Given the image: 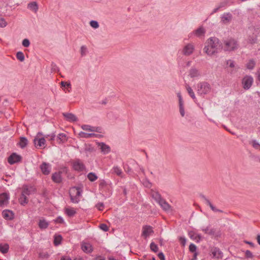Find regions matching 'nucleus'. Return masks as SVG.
I'll use <instances>...</instances> for the list:
<instances>
[{
    "mask_svg": "<svg viewBox=\"0 0 260 260\" xmlns=\"http://www.w3.org/2000/svg\"><path fill=\"white\" fill-rule=\"evenodd\" d=\"M81 128L82 129H83L84 131H90V129H91V126L89 125L84 124L81 126Z\"/></svg>",
    "mask_w": 260,
    "mask_h": 260,
    "instance_id": "nucleus-59",
    "label": "nucleus"
},
{
    "mask_svg": "<svg viewBox=\"0 0 260 260\" xmlns=\"http://www.w3.org/2000/svg\"><path fill=\"white\" fill-rule=\"evenodd\" d=\"M177 97L178 98L179 103L184 102L180 92L177 93Z\"/></svg>",
    "mask_w": 260,
    "mask_h": 260,
    "instance_id": "nucleus-61",
    "label": "nucleus"
},
{
    "mask_svg": "<svg viewBox=\"0 0 260 260\" xmlns=\"http://www.w3.org/2000/svg\"><path fill=\"white\" fill-rule=\"evenodd\" d=\"M186 89L187 91V92L188 94L190 95V96L192 99V100L194 101V102H196L197 99L195 96V94L193 91V90L191 89V87L189 86L188 84H186L185 85Z\"/></svg>",
    "mask_w": 260,
    "mask_h": 260,
    "instance_id": "nucleus-26",
    "label": "nucleus"
},
{
    "mask_svg": "<svg viewBox=\"0 0 260 260\" xmlns=\"http://www.w3.org/2000/svg\"><path fill=\"white\" fill-rule=\"evenodd\" d=\"M62 238L61 235H55L54 237V244L55 246H57L61 243Z\"/></svg>",
    "mask_w": 260,
    "mask_h": 260,
    "instance_id": "nucleus-36",
    "label": "nucleus"
},
{
    "mask_svg": "<svg viewBox=\"0 0 260 260\" xmlns=\"http://www.w3.org/2000/svg\"><path fill=\"white\" fill-rule=\"evenodd\" d=\"M57 139L62 143L66 142L67 140V136L65 134L63 133L59 134L57 136Z\"/></svg>",
    "mask_w": 260,
    "mask_h": 260,
    "instance_id": "nucleus-39",
    "label": "nucleus"
},
{
    "mask_svg": "<svg viewBox=\"0 0 260 260\" xmlns=\"http://www.w3.org/2000/svg\"><path fill=\"white\" fill-rule=\"evenodd\" d=\"M79 135L80 136V137L84 138H93V137H95L96 136V134H93V133L88 134V133H84L83 132H81Z\"/></svg>",
    "mask_w": 260,
    "mask_h": 260,
    "instance_id": "nucleus-33",
    "label": "nucleus"
},
{
    "mask_svg": "<svg viewBox=\"0 0 260 260\" xmlns=\"http://www.w3.org/2000/svg\"><path fill=\"white\" fill-rule=\"evenodd\" d=\"M62 115L66 118V120L70 122H75L78 120L77 117L72 113H63Z\"/></svg>",
    "mask_w": 260,
    "mask_h": 260,
    "instance_id": "nucleus-19",
    "label": "nucleus"
},
{
    "mask_svg": "<svg viewBox=\"0 0 260 260\" xmlns=\"http://www.w3.org/2000/svg\"><path fill=\"white\" fill-rule=\"evenodd\" d=\"M101 128L100 127L91 126V129H90V132H98V133H101Z\"/></svg>",
    "mask_w": 260,
    "mask_h": 260,
    "instance_id": "nucleus-55",
    "label": "nucleus"
},
{
    "mask_svg": "<svg viewBox=\"0 0 260 260\" xmlns=\"http://www.w3.org/2000/svg\"><path fill=\"white\" fill-rule=\"evenodd\" d=\"M10 199L9 194L6 192H3L0 194V207H4L9 204Z\"/></svg>",
    "mask_w": 260,
    "mask_h": 260,
    "instance_id": "nucleus-8",
    "label": "nucleus"
},
{
    "mask_svg": "<svg viewBox=\"0 0 260 260\" xmlns=\"http://www.w3.org/2000/svg\"><path fill=\"white\" fill-rule=\"evenodd\" d=\"M87 178L90 181L93 182L98 179V176L95 173L90 172L87 175Z\"/></svg>",
    "mask_w": 260,
    "mask_h": 260,
    "instance_id": "nucleus-38",
    "label": "nucleus"
},
{
    "mask_svg": "<svg viewBox=\"0 0 260 260\" xmlns=\"http://www.w3.org/2000/svg\"><path fill=\"white\" fill-rule=\"evenodd\" d=\"M19 202L21 205L25 206L26 204L28 203V199L26 196L23 195V194L21 193L19 199Z\"/></svg>",
    "mask_w": 260,
    "mask_h": 260,
    "instance_id": "nucleus-30",
    "label": "nucleus"
},
{
    "mask_svg": "<svg viewBox=\"0 0 260 260\" xmlns=\"http://www.w3.org/2000/svg\"><path fill=\"white\" fill-rule=\"evenodd\" d=\"M248 41L252 44L257 43V37L260 36V24H255L248 27Z\"/></svg>",
    "mask_w": 260,
    "mask_h": 260,
    "instance_id": "nucleus-2",
    "label": "nucleus"
},
{
    "mask_svg": "<svg viewBox=\"0 0 260 260\" xmlns=\"http://www.w3.org/2000/svg\"><path fill=\"white\" fill-rule=\"evenodd\" d=\"M197 249V246L193 243H191L189 246V250L191 252H196Z\"/></svg>",
    "mask_w": 260,
    "mask_h": 260,
    "instance_id": "nucleus-49",
    "label": "nucleus"
},
{
    "mask_svg": "<svg viewBox=\"0 0 260 260\" xmlns=\"http://www.w3.org/2000/svg\"><path fill=\"white\" fill-rule=\"evenodd\" d=\"M45 137L47 139L49 138V141H54V140L55 139V135L54 133H52L50 135H45Z\"/></svg>",
    "mask_w": 260,
    "mask_h": 260,
    "instance_id": "nucleus-50",
    "label": "nucleus"
},
{
    "mask_svg": "<svg viewBox=\"0 0 260 260\" xmlns=\"http://www.w3.org/2000/svg\"><path fill=\"white\" fill-rule=\"evenodd\" d=\"M179 241L180 242V244L183 246H184L186 244V239L185 237H180L179 238Z\"/></svg>",
    "mask_w": 260,
    "mask_h": 260,
    "instance_id": "nucleus-57",
    "label": "nucleus"
},
{
    "mask_svg": "<svg viewBox=\"0 0 260 260\" xmlns=\"http://www.w3.org/2000/svg\"><path fill=\"white\" fill-rule=\"evenodd\" d=\"M113 172L117 176L122 177L123 173L121 169L118 166H115L112 169Z\"/></svg>",
    "mask_w": 260,
    "mask_h": 260,
    "instance_id": "nucleus-35",
    "label": "nucleus"
},
{
    "mask_svg": "<svg viewBox=\"0 0 260 260\" xmlns=\"http://www.w3.org/2000/svg\"><path fill=\"white\" fill-rule=\"evenodd\" d=\"M213 256L216 258H221L222 257V253L219 248L213 247L211 250Z\"/></svg>",
    "mask_w": 260,
    "mask_h": 260,
    "instance_id": "nucleus-18",
    "label": "nucleus"
},
{
    "mask_svg": "<svg viewBox=\"0 0 260 260\" xmlns=\"http://www.w3.org/2000/svg\"><path fill=\"white\" fill-rule=\"evenodd\" d=\"M153 233L154 231L151 226L146 225L143 226L142 236L145 239H146Z\"/></svg>",
    "mask_w": 260,
    "mask_h": 260,
    "instance_id": "nucleus-10",
    "label": "nucleus"
},
{
    "mask_svg": "<svg viewBox=\"0 0 260 260\" xmlns=\"http://www.w3.org/2000/svg\"><path fill=\"white\" fill-rule=\"evenodd\" d=\"M55 222L58 223H62L64 222L63 218L61 216H58L54 220Z\"/></svg>",
    "mask_w": 260,
    "mask_h": 260,
    "instance_id": "nucleus-58",
    "label": "nucleus"
},
{
    "mask_svg": "<svg viewBox=\"0 0 260 260\" xmlns=\"http://www.w3.org/2000/svg\"><path fill=\"white\" fill-rule=\"evenodd\" d=\"M151 196L152 198L158 203L162 199L161 195L158 192H154L152 193Z\"/></svg>",
    "mask_w": 260,
    "mask_h": 260,
    "instance_id": "nucleus-34",
    "label": "nucleus"
},
{
    "mask_svg": "<svg viewBox=\"0 0 260 260\" xmlns=\"http://www.w3.org/2000/svg\"><path fill=\"white\" fill-rule=\"evenodd\" d=\"M27 8L32 11L36 12L38 10V5L37 2H33L29 3Z\"/></svg>",
    "mask_w": 260,
    "mask_h": 260,
    "instance_id": "nucleus-28",
    "label": "nucleus"
},
{
    "mask_svg": "<svg viewBox=\"0 0 260 260\" xmlns=\"http://www.w3.org/2000/svg\"><path fill=\"white\" fill-rule=\"evenodd\" d=\"M253 82V78L251 76H245L242 79V84L243 87L245 90L249 89Z\"/></svg>",
    "mask_w": 260,
    "mask_h": 260,
    "instance_id": "nucleus-6",
    "label": "nucleus"
},
{
    "mask_svg": "<svg viewBox=\"0 0 260 260\" xmlns=\"http://www.w3.org/2000/svg\"><path fill=\"white\" fill-rule=\"evenodd\" d=\"M51 179L53 182L56 183H60L62 181L61 176V172H58L53 173L52 175Z\"/></svg>",
    "mask_w": 260,
    "mask_h": 260,
    "instance_id": "nucleus-20",
    "label": "nucleus"
},
{
    "mask_svg": "<svg viewBox=\"0 0 260 260\" xmlns=\"http://www.w3.org/2000/svg\"><path fill=\"white\" fill-rule=\"evenodd\" d=\"M227 5H228V1L224 0L219 3L218 6H219V8H221L225 7Z\"/></svg>",
    "mask_w": 260,
    "mask_h": 260,
    "instance_id": "nucleus-56",
    "label": "nucleus"
},
{
    "mask_svg": "<svg viewBox=\"0 0 260 260\" xmlns=\"http://www.w3.org/2000/svg\"><path fill=\"white\" fill-rule=\"evenodd\" d=\"M7 25V23L6 20L3 18H0V27H4L6 26Z\"/></svg>",
    "mask_w": 260,
    "mask_h": 260,
    "instance_id": "nucleus-52",
    "label": "nucleus"
},
{
    "mask_svg": "<svg viewBox=\"0 0 260 260\" xmlns=\"http://www.w3.org/2000/svg\"><path fill=\"white\" fill-rule=\"evenodd\" d=\"M87 51V48L85 46H82L81 47V55L82 56L85 55Z\"/></svg>",
    "mask_w": 260,
    "mask_h": 260,
    "instance_id": "nucleus-53",
    "label": "nucleus"
},
{
    "mask_svg": "<svg viewBox=\"0 0 260 260\" xmlns=\"http://www.w3.org/2000/svg\"><path fill=\"white\" fill-rule=\"evenodd\" d=\"M158 203L163 210L165 211H168L171 208V206L164 199L160 200V201Z\"/></svg>",
    "mask_w": 260,
    "mask_h": 260,
    "instance_id": "nucleus-25",
    "label": "nucleus"
},
{
    "mask_svg": "<svg viewBox=\"0 0 260 260\" xmlns=\"http://www.w3.org/2000/svg\"><path fill=\"white\" fill-rule=\"evenodd\" d=\"M197 87L198 93L201 95L208 93L211 90L210 85L206 82L199 83Z\"/></svg>",
    "mask_w": 260,
    "mask_h": 260,
    "instance_id": "nucleus-5",
    "label": "nucleus"
},
{
    "mask_svg": "<svg viewBox=\"0 0 260 260\" xmlns=\"http://www.w3.org/2000/svg\"><path fill=\"white\" fill-rule=\"evenodd\" d=\"M222 48L225 51H232L237 50L239 47L238 41L232 38L223 41Z\"/></svg>",
    "mask_w": 260,
    "mask_h": 260,
    "instance_id": "nucleus-3",
    "label": "nucleus"
},
{
    "mask_svg": "<svg viewBox=\"0 0 260 260\" xmlns=\"http://www.w3.org/2000/svg\"><path fill=\"white\" fill-rule=\"evenodd\" d=\"M82 190L79 187H73L70 191V196L71 201L74 203H78L79 201V197L81 196Z\"/></svg>",
    "mask_w": 260,
    "mask_h": 260,
    "instance_id": "nucleus-4",
    "label": "nucleus"
},
{
    "mask_svg": "<svg viewBox=\"0 0 260 260\" xmlns=\"http://www.w3.org/2000/svg\"><path fill=\"white\" fill-rule=\"evenodd\" d=\"M188 236L190 239L193 240H196V236H197V234L193 231H190L188 233Z\"/></svg>",
    "mask_w": 260,
    "mask_h": 260,
    "instance_id": "nucleus-48",
    "label": "nucleus"
},
{
    "mask_svg": "<svg viewBox=\"0 0 260 260\" xmlns=\"http://www.w3.org/2000/svg\"><path fill=\"white\" fill-rule=\"evenodd\" d=\"M90 26L94 28H97L99 26L98 22L96 21H94V20H91L90 22Z\"/></svg>",
    "mask_w": 260,
    "mask_h": 260,
    "instance_id": "nucleus-46",
    "label": "nucleus"
},
{
    "mask_svg": "<svg viewBox=\"0 0 260 260\" xmlns=\"http://www.w3.org/2000/svg\"><path fill=\"white\" fill-rule=\"evenodd\" d=\"M150 248L151 250L154 252H156L158 250V248L157 245L156 244H155L154 242L151 243V244L150 245Z\"/></svg>",
    "mask_w": 260,
    "mask_h": 260,
    "instance_id": "nucleus-43",
    "label": "nucleus"
},
{
    "mask_svg": "<svg viewBox=\"0 0 260 260\" xmlns=\"http://www.w3.org/2000/svg\"><path fill=\"white\" fill-rule=\"evenodd\" d=\"M179 112L182 117L185 115V110L184 108V102L179 103Z\"/></svg>",
    "mask_w": 260,
    "mask_h": 260,
    "instance_id": "nucleus-40",
    "label": "nucleus"
},
{
    "mask_svg": "<svg viewBox=\"0 0 260 260\" xmlns=\"http://www.w3.org/2000/svg\"><path fill=\"white\" fill-rule=\"evenodd\" d=\"M9 249V245L5 243L4 244L1 243L0 244V251L3 254H6L8 252Z\"/></svg>",
    "mask_w": 260,
    "mask_h": 260,
    "instance_id": "nucleus-31",
    "label": "nucleus"
},
{
    "mask_svg": "<svg viewBox=\"0 0 260 260\" xmlns=\"http://www.w3.org/2000/svg\"><path fill=\"white\" fill-rule=\"evenodd\" d=\"M233 16L230 13H224L221 17L222 22L225 24H228L232 21Z\"/></svg>",
    "mask_w": 260,
    "mask_h": 260,
    "instance_id": "nucleus-17",
    "label": "nucleus"
},
{
    "mask_svg": "<svg viewBox=\"0 0 260 260\" xmlns=\"http://www.w3.org/2000/svg\"><path fill=\"white\" fill-rule=\"evenodd\" d=\"M99 146L104 154H107L110 151V147L103 142L99 143Z\"/></svg>",
    "mask_w": 260,
    "mask_h": 260,
    "instance_id": "nucleus-22",
    "label": "nucleus"
},
{
    "mask_svg": "<svg viewBox=\"0 0 260 260\" xmlns=\"http://www.w3.org/2000/svg\"><path fill=\"white\" fill-rule=\"evenodd\" d=\"M254 66H255V62L253 60H249V61L246 64L247 68L249 70L253 69L254 68Z\"/></svg>",
    "mask_w": 260,
    "mask_h": 260,
    "instance_id": "nucleus-44",
    "label": "nucleus"
},
{
    "mask_svg": "<svg viewBox=\"0 0 260 260\" xmlns=\"http://www.w3.org/2000/svg\"><path fill=\"white\" fill-rule=\"evenodd\" d=\"M189 76L191 78L199 77L200 76V72L197 69L192 68L189 71Z\"/></svg>",
    "mask_w": 260,
    "mask_h": 260,
    "instance_id": "nucleus-29",
    "label": "nucleus"
},
{
    "mask_svg": "<svg viewBox=\"0 0 260 260\" xmlns=\"http://www.w3.org/2000/svg\"><path fill=\"white\" fill-rule=\"evenodd\" d=\"M22 159V157L16 154V153H12L8 158V162L10 165H13L15 163L20 162Z\"/></svg>",
    "mask_w": 260,
    "mask_h": 260,
    "instance_id": "nucleus-9",
    "label": "nucleus"
},
{
    "mask_svg": "<svg viewBox=\"0 0 260 260\" xmlns=\"http://www.w3.org/2000/svg\"><path fill=\"white\" fill-rule=\"evenodd\" d=\"M28 144V140L25 137H21L19 142V145L21 148H25Z\"/></svg>",
    "mask_w": 260,
    "mask_h": 260,
    "instance_id": "nucleus-32",
    "label": "nucleus"
},
{
    "mask_svg": "<svg viewBox=\"0 0 260 260\" xmlns=\"http://www.w3.org/2000/svg\"><path fill=\"white\" fill-rule=\"evenodd\" d=\"M60 260H72L69 256H62Z\"/></svg>",
    "mask_w": 260,
    "mask_h": 260,
    "instance_id": "nucleus-64",
    "label": "nucleus"
},
{
    "mask_svg": "<svg viewBox=\"0 0 260 260\" xmlns=\"http://www.w3.org/2000/svg\"><path fill=\"white\" fill-rule=\"evenodd\" d=\"M250 144L254 149L260 150V144L255 140H252Z\"/></svg>",
    "mask_w": 260,
    "mask_h": 260,
    "instance_id": "nucleus-41",
    "label": "nucleus"
},
{
    "mask_svg": "<svg viewBox=\"0 0 260 260\" xmlns=\"http://www.w3.org/2000/svg\"><path fill=\"white\" fill-rule=\"evenodd\" d=\"M3 217L7 220H11L14 218V214L11 210L6 209L2 212Z\"/></svg>",
    "mask_w": 260,
    "mask_h": 260,
    "instance_id": "nucleus-13",
    "label": "nucleus"
},
{
    "mask_svg": "<svg viewBox=\"0 0 260 260\" xmlns=\"http://www.w3.org/2000/svg\"><path fill=\"white\" fill-rule=\"evenodd\" d=\"M245 256L247 258H252L253 257L252 252L249 250H247L245 251Z\"/></svg>",
    "mask_w": 260,
    "mask_h": 260,
    "instance_id": "nucleus-45",
    "label": "nucleus"
},
{
    "mask_svg": "<svg viewBox=\"0 0 260 260\" xmlns=\"http://www.w3.org/2000/svg\"><path fill=\"white\" fill-rule=\"evenodd\" d=\"M100 228L104 231V232H107L109 230V228L107 224L105 223H102L100 225Z\"/></svg>",
    "mask_w": 260,
    "mask_h": 260,
    "instance_id": "nucleus-51",
    "label": "nucleus"
},
{
    "mask_svg": "<svg viewBox=\"0 0 260 260\" xmlns=\"http://www.w3.org/2000/svg\"><path fill=\"white\" fill-rule=\"evenodd\" d=\"M226 64L228 65H229V67H231V68H234V66H235L234 62V61H233L232 60H228L227 61Z\"/></svg>",
    "mask_w": 260,
    "mask_h": 260,
    "instance_id": "nucleus-60",
    "label": "nucleus"
},
{
    "mask_svg": "<svg viewBox=\"0 0 260 260\" xmlns=\"http://www.w3.org/2000/svg\"><path fill=\"white\" fill-rule=\"evenodd\" d=\"M16 58L20 61H23L25 57L24 55L22 52L19 51L16 53Z\"/></svg>",
    "mask_w": 260,
    "mask_h": 260,
    "instance_id": "nucleus-42",
    "label": "nucleus"
},
{
    "mask_svg": "<svg viewBox=\"0 0 260 260\" xmlns=\"http://www.w3.org/2000/svg\"><path fill=\"white\" fill-rule=\"evenodd\" d=\"M35 192V188L31 186L28 187L27 186H24L21 192L23 195L29 196L32 192Z\"/></svg>",
    "mask_w": 260,
    "mask_h": 260,
    "instance_id": "nucleus-23",
    "label": "nucleus"
},
{
    "mask_svg": "<svg viewBox=\"0 0 260 260\" xmlns=\"http://www.w3.org/2000/svg\"><path fill=\"white\" fill-rule=\"evenodd\" d=\"M222 44L216 37H210L206 41L203 49L204 52L209 56H212L221 50Z\"/></svg>",
    "mask_w": 260,
    "mask_h": 260,
    "instance_id": "nucleus-1",
    "label": "nucleus"
},
{
    "mask_svg": "<svg viewBox=\"0 0 260 260\" xmlns=\"http://www.w3.org/2000/svg\"><path fill=\"white\" fill-rule=\"evenodd\" d=\"M200 197L201 198L203 199L205 202V203L209 206V207H210L211 209L214 211V212H220V213H222L223 212V211L221 210H220V209H217L215 206H214L212 203L210 202V201L203 194H201L200 195Z\"/></svg>",
    "mask_w": 260,
    "mask_h": 260,
    "instance_id": "nucleus-16",
    "label": "nucleus"
},
{
    "mask_svg": "<svg viewBox=\"0 0 260 260\" xmlns=\"http://www.w3.org/2000/svg\"><path fill=\"white\" fill-rule=\"evenodd\" d=\"M158 257L160 260H165V256L162 252H159L158 254Z\"/></svg>",
    "mask_w": 260,
    "mask_h": 260,
    "instance_id": "nucleus-62",
    "label": "nucleus"
},
{
    "mask_svg": "<svg viewBox=\"0 0 260 260\" xmlns=\"http://www.w3.org/2000/svg\"><path fill=\"white\" fill-rule=\"evenodd\" d=\"M202 231L204 232L205 234H208L211 236L214 235L215 232V230L214 229H210L209 226H207L206 228H202Z\"/></svg>",
    "mask_w": 260,
    "mask_h": 260,
    "instance_id": "nucleus-27",
    "label": "nucleus"
},
{
    "mask_svg": "<svg viewBox=\"0 0 260 260\" xmlns=\"http://www.w3.org/2000/svg\"><path fill=\"white\" fill-rule=\"evenodd\" d=\"M45 136L42 138L35 137L34 139V143L36 148L45 147L46 144Z\"/></svg>",
    "mask_w": 260,
    "mask_h": 260,
    "instance_id": "nucleus-12",
    "label": "nucleus"
},
{
    "mask_svg": "<svg viewBox=\"0 0 260 260\" xmlns=\"http://www.w3.org/2000/svg\"><path fill=\"white\" fill-rule=\"evenodd\" d=\"M206 30L203 26H200L196 30H194L192 33L189 35V37H191L192 35H195L197 37H201L204 36Z\"/></svg>",
    "mask_w": 260,
    "mask_h": 260,
    "instance_id": "nucleus-14",
    "label": "nucleus"
},
{
    "mask_svg": "<svg viewBox=\"0 0 260 260\" xmlns=\"http://www.w3.org/2000/svg\"><path fill=\"white\" fill-rule=\"evenodd\" d=\"M76 211L73 208L66 209V213L69 217L73 216L76 214Z\"/></svg>",
    "mask_w": 260,
    "mask_h": 260,
    "instance_id": "nucleus-37",
    "label": "nucleus"
},
{
    "mask_svg": "<svg viewBox=\"0 0 260 260\" xmlns=\"http://www.w3.org/2000/svg\"><path fill=\"white\" fill-rule=\"evenodd\" d=\"M194 50V46L191 44H188L184 47L182 52L186 56H189L192 53Z\"/></svg>",
    "mask_w": 260,
    "mask_h": 260,
    "instance_id": "nucleus-15",
    "label": "nucleus"
},
{
    "mask_svg": "<svg viewBox=\"0 0 260 260\" xmlns=\"http://www.w3.org/2000/svg\"><path fill=\"white\" fill-rule=\"evenodd\" d=\"M40 168L42 173L45 175H47L51 172V167L49 163L43 162L40 166Z\"/></svg>",
    "mask_w": 260,
    "mask_h": 260,
    "instance_id": "nucleus-11",
    "label": "nucleus"
},
{
    "mask_svg": "<svg viewBox=\"0 0 260 260\" xmlns=\"http://www.w3.org/2000/svg\"><path fill=\"white\" fill-rule=\"evenodd\" d=\"M95 207L96 208L102 211L104 207V205L103 203H98L96 205Z\"/></svg>",
    "mask_w": 260,
    "mask_h": 260,
    "instance_id": "nucleus-54",
    "label": "nucleus"
},
{
    "mask_svg": "<svg viewBox=\"0 0 260 260\" xmlns=\"http://www.w3.org/2000/svg\"><path fill=\"white\" fill-rule=\"evenodd\" d=\"M49 222L45 219H41L38 223L39 228L41 230L46 229L49 226Z\"/></svg>",
    "mask_w": 260,
    "mask_h": 260,
    "instance_id": "nucleus-24",
    "label": "nucleus"
},
{
    "mask_svg": "<svg viewBox=\"0 0 260 260\" xmlns=\"http://www.w3.org/2000/svg\"><path fill=\"white\" fill-rule=\"evenodd\" d=\"M82 250L86 253H91L93 251L92 245L89 243H83L81 245Z\"/></svg>",
    "mask_w": 260,
    "mask_h": 260,
    "instance_id": "nucleus-21",
    "label": "nucleus"
},
{
    "mask_svg": "<svg viewBox=\"0 0 260 260\" xmlns=\"http://www.w3.org/2000/svg\"><path fill=\"white\" fill-rule=\"evenodd\" d=\"M22 45L25 47H28L30 45V42L28 39H24L22 42Z\"/></svg>",
    "mask_w": 260,
    "mask_h": 260,
    "instance_id": "nucleus-47",
    "label": "nucleus"
},
{
    "mask_svg": "<svg viewBox=\"0 0 260 260\" xmlns=\"http://www.w3.org/2000/svg\"><path fill=\"white\" fill-rule=\"evenodd\" d=\"M196 241L197 242H199L201 240V239H202V236L200 235H199V234H197V236H196Z\"/></svg>",
    "mask_w": 260,
    "mask_h": 260,
    "instance_id": "nucleus-63",
    "label": "nucleus"
},
{
    "mask_svg": "<svg viewBox=\"0 0 260 260\" xmlns=\"http://www.w3.org/2000/svg\"><path fill=\"white\" fill-rule=\"evenodd\" d=\"M73 167L75 171L82 172L85 169V166L79 159L75 160L73 162Z\"/></svg>",
    "mask_w": 260,
    "mask_h": 260,
    "instance_id": "nucleus-7",
    "label": "nucleus"
}]
</instances>
